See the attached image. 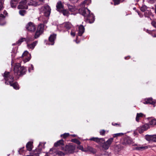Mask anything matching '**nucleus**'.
I'll return each instance as SVG.
<instances>
[{
    "label": "nucleus",
    "instance_id": "nucleus-1",
    "mask_svg": "<svg viewBox=\"0 0 156 156\" xmlns=\"http://www.w3.org/2000/svg\"><path fill=\"white\" fill-rule=\"evenodd\" d=\"M4 79L5 81V83L6 85H10L15 90H19L20 88L19 85L17 82L14 81V77L13 75L9 72L5 71L3 75Z\"/></svg>",
    "mask_w": 156,
    "mask_h": 156
},
{
    "label": "nucleus",
    "instance_id": "nucleus-2",
    "mask_svg": "<svg viewBox=\"0 0 156 156\" xmlns=\"http://www.w3.org/2000/svg\"><path fill=\"white\" fill-rule=\"evenodd\" d=\"M80 14L83 16L86 20V22L91 23L94 22V18L92 13H90V11L87 8H82L79 9Z\"/></svg>",
    "mask_w": 156,
    "mask_h": 156
},
{
    "label": "nucleus",
    "instance_id": "nucleus-3",
    "mask_svg": "<svg viewBox=\"0 0 156 156\" xmlns=\"http://www.w3.org/2000/svg\"><path fill=\"white\" fill-rule=\"evenodd\" d=\"M113 141V138L109 139L107 141H105L103 138H98L97 143L100 144V145L103 150H107Z\"/></svg>",
    "mask_w": 156,
    "mask_h": 156
},
{
    "label": "nucleus",
    "instance_id": "nucleus-4",
    "mask_svg": "<svg viewBox=\"0 0 156 156\" xmlns=\"http://www.w3.org/2000/svg\"><path fill=\"white\" fill-rule=\"evenodd\" d=\"M27 71L26 67L21 66L20 64H16L14 68V71L15 75L19 76H22L26 74Z\"/></svg>",
    "mask_w": 156,
    "mask_h": 156
},
{
    "label": "nucleus",
    "instance_id": "nucleus-5",
    "mask_svg": "<svg viewBox=\"0 0 156 156\" xmlns=\"http://www.w3.org/2000/svg\"><path fill=\"white\" fill-rule=\"evenodd\" d=\"M75 148V146L68 144L65 147H62L61 150L65 151L66 154H72L74 152Z\"/></svg>",
    "mask_w": 156,
    "mask_h": 156
},
{
    "label": "nucleus",
    "instance_id": "nucleus-6",
    "mask_svg": "<svg viewBox=\"0 0 156 156\" xmlns=\"http://www.w3.org/2000/svg\"><path fill=\"white\" fill-rule=\"evenodd\" d=\"M41 12L44 14V16L47 17H49V5H44L40 9Z\"/></svg>",
    "mask_w": 156,
    "mask_h": 156
},
{
    "label": "nucleus",
    "instance_id": "nucleus-7",
    "mask_svg": "<svg viewBox=\"0 0 156 156\" xmlns=\"http://www.w3.org/2000/svg\"><path fill=\"white\" fill-rule=\"evenodd\" d=\"M26 28L28 31L30 32L34 31L36 29V27L34 24L32 22H30L26 26Z\"/></svg>",
    "mask_w": 156,
    "mask_h": 156
},
{
    "label": "nucleus",
    "instance_id": "nucleus-8",
    "mask_svg": "<svg viewBox=\"0 0 156 156\" xmlns=\"http://www.w3.org/2000/svg\"><path fill=\"white\" fill-rule=\"evenodd\" d=\"M19 4L17 7L18 9H28V6L27 5L26 0H22Z\"/></svg>",
    "mask_w": 156,
    "mask_h": 156
},
{
    "label": "nucleus",
    "instance_id": "nucleus-9",
    "mask_svg": "<svg viewBox=\"0 0 156 156\" xmlns=\"http://www.w3.org/2000/svg\"><path fill=\"white\" fill-rule=\"evenodd\" d=\"M22 57H25L23 59V62L25 63L29 61L31 59V55L27 51H25L23 52Z\"/></svg>",
    "mask_w": 156,
    "mask_h": 156
},
{
    "label": "nucleus",
    "instance_id": "nucleus-10",
    "mask_svg": "<svg viewBox=\"0 0 156 156\" xmlns=\"http://www.w3.org/2000/svg\"><path fill=\"white\" fill-rule=\"evenodd\" d=\"M145 139L148 141L156 142V135H147Z\"/></svg>",
    "mask_w": 156,
    "mask_h": 156
},
{
    "label": "nucleus",
    "instance_id": "nucleus-11",
    "mask_svg": "<svg viewBox=\"0 0 156 156\" xmlns=\"http://www.w3.org/2000/svg\"><path fill=\"white\" fill-rule=\"evenodd\" d=\"M148 128V125L146 124L138 128L137 130L140 133H143L144 131L146 130Z\"/></svg>",
    "mask_w": 156,
    "mask_h": 156
},
{
    "label": "nucleus",
    "instance_id": "nucleus-12",
    "mask_svg": "<svg viewBox=\"0 0 156 156\" xmlns=\"http://www.w3.org/2000/svg\"><path fill=\"white\" fill-rule=\"evenodd\" d=\"M56 34H53L49 36V45H53L54 44V41L56 39Z\"/></svg>",
    "mask_w": 156,
    "mask_h": 156
},
{
    "label": "nucleus",
    "instance_id": "nucleus-13",
    "mask_svg": "<svg viewBox=\"0 0 156 156\" xmlns=\"http://www.w3.org/2000/svg\"><path fill=\"white\" fill-rule=\"evenodd\" d=\"M132 142L131 138L129 137H126L124 138L122 144L123 145L131 144Z\"/></svg>",
    "mask_w": 156,
    "mask_h": 156
},
{
    "label": "nucleus",
    "instance_id": "nucleus-14",
    "mask_svg": "<svg viewBox=\"0 0 156 156\" xmlns=\"http://www.w3.org/2000/svg\"><path fill=\"white\" fill-rule=\"evenodd\" d=\"M33 147V142L29 141L27 142L26 145V150L31 151Z\"/></svg>",
    "mask_w": 156,
    "mask_h": 156
},
{
    "label": "nucleus",
    "instance_id": "nucleus-15",
    "mask_svg": "<svg viewBox=\"0 0 156 156\" xmlns=\"http://www.w3.org/2000/svg\"><path fill=\"white\" fill-rule=\"evenodd\" d=\"M56 7L57 11L59 12H60L63 9V5H62V2L60 1H59L58 2Z\"/></svg>",
    "mask_w": 156,
    "mask_h": 156
},
{
    "label": "nucleus",
    "instance_id": "nucleus-16",
    "mask_svg": "<svg viewBox=\"0 0 156 156\" xmlns=\"http://www.w3.org/2000/svg\"><path fill=\"white\" fill-rule=\"evenodd\" d=\"M20 0H11L10 1L11 6L13 8H16V5Z\"/></svg>",
    "mask_w": 156,
    "mask_h": 156
},
{
    "label": "nucleus",
    "instance_id": "nucleus-17",
    "mask_svg": "<svg viewBox=\"0 0 156 156\" xmlns=\"http://www.w3.org/2000/svg\"><path fill=\"white\" fill-rule=\"evenodd\" d=\"M64 145V141L62 139H61L57 141L54 144V146L55 147L62 146Z\"/></svg>",
    "mask_w": 156,
    "mask_h": 156
},
{
    "label": "nucleus",
    "instance_id": "nucleus-18",
    "mask_svg": "<svg viewBox=\"0 0 156 156\" xmlns=\"http://www.w3.org/2000/svg\"><path fill=\"white\" fill-rule=\"evenodd\" d=\"M84 27L82 25H80L79 27V31L78 35L79 36H81L84 32Z\"/></svg>",
    "mask_w": 156,
    "mask_h": 156
},
{
    "label": "nucleus",
    "instance_id": "nucleus-19",
    "mask_svg": "<svg viewBox=\"0 0 156 156\" xmlns=\"http://www.w3.org/2000/svg\"><path fill=\"white\" fill-rule=\"evenodd\" d=\"M5 16L3 14H0V25H3L5 24Z\"/></svg>",
    "mask_w": 156,
    "mask_h": 156
},
{
    "label": "nucleus",
    "instance_id": "nucleus-20",
    "mask_svg": "<svg viewBox=\"0 0 156 156\" xmlns=\"http://www.w3.org/2000/svg\"><path fill=\"white\" fill-rule=\"evenodd\" d=\"M37 43V41H34L31 44H27V46L28 48L33 49L34 48L35 46H36Z\"/></svg>",
    "mask_w": 156,
    "mask_h": 156
},
{
    "label": "nucleus",
    "instance_id": "nucleus-21",
    "mask_svg": "<svg viewBox=\"0 0 156 156\" xmlns=\"http://www.w3.org/2000/svg\"><path fill=\"white\" fill-rule=\"evenodd\" d=\"M44 25L42 24H40L38 25L37 31H39L40 33H42L43 31Z\"/></svg>",
    "mask_w": 156,
    "mask_h": 156
},
{
    "label": "nucleus",
    "instance_id": "nucleus-22",
    "mask_svg": "<svg viewBox=\"0 0 156 156\" xmlns=\"http://www.w3.org/2000/svg\"><path fill=\"white\" fill-rule=\"evenodd\" d=\"M144 104H149L153 105H154L155 102L152 101V99L151 98H150L147 99L144 103Z\"/></svg>",
    "mask_w": 156,
    "mask_h": 156
},
{
    "label": "nucleus",
    "instance_id": "nucleus-23",
    "mask_svg": "<svg viewBox=\"0 0 156 156\" xmlns=\"http://www.w3.org/2000/svg\"><path fill=\"white\" fill-rule=\"evenodd\" d=\"M60 12L62 13L64 16H68L69 14V12L67 10L64 9L62 10Z\"/></svg>",
    "mask_w": 156,
    "mask_h": 156
},
{
    "label": "nucleus",
    "instance_id": "nucleus-24",
    "mask_svg": "<svg viewBox=\"0 0 156 156\" xmlns=\"http://www.w3.org/2000/svg\"><path fill=\"white\" fill-rule=\"evenodd\" d=\"M87 148L88 149V152H90L93 154L95 153L96 152L95 149H94L92 147L90 146H87Z\"/></svg>",
    "mask_w": 156,
    "mask_h": 156
},
{
    "label": "nucleus",
    "instance_id": "nucleus-25",
    "mask_svg": "<svg viewBox=\"0 0 156 156\" xmlns=\"http://www.w3.org/2000/svg\"><path fill=\"white\" fill-rule=\"evenodd\" d=\"M44 0H39L38 2H37L34 4V5L35 6H37L41 4H42L44 3Z\"/></svg>",
    "mask_w": 156,
    "mask_h": 156
},
{
    "label": "nucleus",
    "instance_id": "nucleus-26",
    "mask_svg": "<svg viewBox=\"0 0 156 156\" xmlns=\"http://www.w3.org/2000/svg\"><path fill=\"white\" fill-rule=\"evenodd\" d=\"M143 115H144L142 113H137L136 118V121L139 122L140 118L143 117Z\"/></svg>",
    "mask_w": 156,
    "mask_h": 156
},
{
    "label": "nucleus",
    "instance_id": "nucleus-27",
    "mask_svg": "<svg viewBox=\"0 0 156 156\" xmlns=\"http://www.w3.org/2000/svg\"><path fill=\"white\" fill-rule=\"evenodd\" d=\"M24 39H25V38L21 37L17 41V44H18V45H20L22 42L25 41Z\"/></svg>",
    "mask_w": 156,
    "mask_h": 156
},
{
    "label": "nucleus",
    "instance_id": "nucleus-28",
    "mask_svg": "<svg viewBox=\"0 0 156 156\" xmlns=\"http://www.w3.org/2000/svg\"><path fill=\"white\" fill-rule=\"evenodd\" d=\"M114 5L119 4L120 3L122 2L124 0H113Z\"/></svg>",
    "mask_w": 156,
    "mask_h": 156
},
{
    "label": "nucleus",
    "instance_id": "nucleus-29",
    "mask_svg": "<svg viewBox=\"0 0 156 156\" xmlns=\"http://www.w3.org/2000/svg\"><path fill=\"white\" fill-rule=\"evenodd\" d=\"M147 148V147H143V146L138 147H136V150H140V151H142L143 150Z\"/></svg>",
    "mask_w": 156,
    "mask_h": 156
},
{
    "label": "nucleus",
    "instance_id": "nucleus-30",
    "mask_svg": "<svg viewBox=\"0 0 156 156\" xmlns=\"http://www.w3.org/2000/svg\"><path fill=\"white\" fill-rule=\"evenodd\" d=\"M71 141L73 142L76 143L79 145H80L81 143L80 141L77 139H72L71 140Z\"/></svg>",
    "mask_w": 156,
    "mask_h": 156
},
{
    "label": "nucleus",
    "instance_id": "nucleus-31",
    "mask_svg": "<svg viewBox=\"0 0 156 156\" xmlns=\"http://www.w3.org/2000/svg\"><path fill=\"white\" fill-rule=\"evenodd\" d=\"M26 13V11L24 9L20 10L19 11V14L21 16H23Z\"/></svg>",
    "mask_w": 156,
    "mask_h": 156
},
{
    "label": "nucleus",
    "instance_id": "nucleus-32",
    "mask_svg": "<svg viewBox=\"0 0 156 156\" xmlns=\"http://www.w3.org/2000/svg\"><path fill=\"white\" fill-rule=\"evenodd\" d=\"M24 147H23L20 148L19 149V150L18 151V152L20 154H21L25 152L26 150L24 149Z\"/></svg>",
    "mask_w": 156,
    "mask_h": 156
},
{
    "label": "nucleus",
    "instance_id": "nucleus-33",
    "mask_svg": "<svg viewBox=\"0 0 156 156\" xmlns=\"http://www.w3.org/2000/svg\"><path fill=\"white\" fill-rule=\"evenodd\" d=\"M149 123L150 125H156V120L155 119H152L151 121H150Z\"/></svg>",
    "mask_w": 156,
    "mask_h": 156
},
{
    "label": "nucleus",
    "instance_id": "nucleus-34",
    "mask_svg": "<svg viewBox=\"0 0 156 156\" xmlns=\"http://www.w3.org/2000/svg\"><path fill=\"white\" fill-rule=\"evenodd\" d=\"M147 9V6L144 5H143L140 8V10L141 11L143 12H144Z\"/></svg>",
    "mask_w": 156,
    "mask_h": 156
},
{
    "label": "nucleus",
    "instance_id": "nucleus-35",
    "mask_svg": "<svg viewBox=\"0 0 156 156\" xmlns=\"http://www.w3.org/2000/svg\"><path fill=\"white\" fill-rule=\"evenodd\" d=\"M42 33H40L39 31H36L34 36L35 38H37Z\"/></svg>",
    "mask_w": 156,
    "mask_h": 156
},
{
    "label": "nucleus",
    "instance_id": "nucleus-36",
    "mask_svg": "<svg viewBox=\"0 0 156 156\" xmlns=\"http://www.w3.org/2000/svg\"><path fill=\"white\" fill-rule=\"evenodd\" d=\"M123 135H124V134L122 133H117L114 134L113 135V137H117L118 136H122Z\"/></svg>",
    "mask_w": 156,
    "mask_h": 156
},
{
    "label": "nucleus",
    "instance_id": "nucleus-37",
    "mask_svg": "<svg viewBox=\"0 0 156 156\" xmlns=\"http://www.w3.org/2000/svg\"><path fill=\"white\" fill-rule=\"evenodd\" d=\"M67 6L69 11H70L71 12L73 11L74 9V7L73 6L68 4H67Z\"/></svg>",
    "mask_w": 156,
    "mask_h": 156
},
{
    "label": "nucleus",
    "instance_id": "nucleus-38",
    "mask_svg": "<svg viewBox=\"0 0 156 156\" xmlns=\"http://www.w3.org/2000/svg\"><path fill=\"white\" fill-rule=\"evenodd\" d=\"M64 27L68 30L70 29L71 28L70 25L69 23H65Z\"/></svg>",
    "mask_w": 156,
    "mask_h": 156
},
{
    "label": "nucleus",
    "instance_id": "nucleus-39",
    "mask_svg": "<svg viewBox=\"0 0 156 156\" xmlns=\"http://www.w3.org/2000/svg\"><path fill=\"white\" fill-rule=\"evenodd\" d=\"M69 135V133H64L63 134H62L61 135V136L62 137H63L64 138H66V137H68Z\"/></svg>",
    "mask_w": 156,
    "mask_h": 156
},
{
    "label": "nucleus",
    "instance_id": "nucleus-40",
    "mask_svg": "<svg viewBox=\"0 0 156 156\" xmlns=\"http://www.w3.org/2000/svg\"><path fill=\"white\" fill-rule=\"evenodd\" d=\"M98 137H92L89 139L90 141H93L96 143H97L98 139Z\"/></svg>",
    "mask_w": 156,
    "mask_h": 156
},
{
    "label": "nucleus",
    "instance_id": "nucleus-41",
    "mask_svg": "<svg viewBox=\"0 0 156 156\" xmlns=\"http://www.w3.org/2000/svg\"><path fill=\"white\" fill-rule=\"evenodd\" d=\"M98 137H92L89 139L90 141H93L96 143H97L98 139Z\"/></svg>",
    "mask_w": 156,
    "mask_h": 156
},
{
    "label": "nucleus",
    "instance_id": "nucleus-42",
    "mask_svg": "<svg viewBox=\"0 0 156 156\" xmlns=\"http://www.w3.org/2000/svg\"><path fill=\"white\" fill-rule=\"evenodd\" d=\"M3 1L2 0H0V11L2 10L4 7L3 6Z\"/></svg>",
    "mask_w": 156,
    "mask_h": 156
},
{
    "label": "nucleus",
    "instance_id": "nucleus-43",
    "mask_svg": "<svg viewBox=\"0 0 156 156\" xmlns=\"http://www.w3.org/2000/svg\"><path fill=\"white\" fill-rule=\"evenodd\" d=\"M151 13L150 12H146L144 13V16L146 17H147L148 18H150V19L151 20V19L150 18L149 15H150Z\"/></svg>",
    "mask_w": 156,
    "mask_h": 156
},
{
    "label": "nucleus",
    "instance_id": "nucleus-44",
    "mask_svg": "<svg viewBox=\"0 0 156 156\" xmlns=\"http://www.w3.org/2000/svg\"><path fill=\"white\" fill-rule=\"evenodd\" d=\"M106 131L104 129H101L100 131V135L102 136H105Z\"/></svg>",
    "mask_w": 156,
    "mask_h": 156
},
{
    "label": "nucleus",
    "instance_id": "nucleus-45",
    "mask_svg": "<svg viewBox=\"0 0 156 156\" xmlns=\"http://www.w3.org/2000/svg\"><path fill=\"white\" fill-rule=\"evenodd\" d=\"M57 154H58L59 155L61 156H64L65 155V153L61 151H58L57 153Z\"/></svg>",
    "mask_w": 156,
    "mask_h": 156
},
{
    "label": "nucleus",
    "instance_id": "nucleus-46",
    "mask_svg": "<svg viewBox=\"0 0 156 156\" xmlns=\"http://www.w3.org/2000/svg\"><path fill=\"white\" fill-rule=\"evenodd\" d=\"M31 41V38L30 37H27L26 38H25L24 41L26 42L27 44H28V43Z\"/></svg>",
    "mask_w": 156,
    "mask_h": 156
},
{
    "label": "nucleus",
    "instance_id": "nucleus-47",
    "mask_svg": "<svg viewBox=\"0 0 156 156\" xmlns=\"http://www.w3.org/2000/svg\"><path fill=\"white\" fill-rule=\"evenodd\" d=\"M34 70V67L33 65H30V66L28 68V71L29 73L30 72L31 70Z\"/></svg>",
    "mask_w": 156,
    "mask_h": 156
},
{
    "label": "nucleus",
    "instance_id": "nucleus-48",
    "mask_svg": "<svg viewBox=\"0 0 156 156\" xmlns=\"http://www.w3.org/2000/svg\"><path fill=\"white\" fill-rule=\"evenodd\" d=\"M152 25L154 27L156 28V20H153L151 22Z\"/></svg>",
    "mask_w": 156,
    "mask_h": 156
},
{
    "label": "nucleus",
    "instance_id": "nucleus-49",
    "mask_svg": "<svg viewBox=\"0 0 156 156\" xmlns=\"http://www.w3.org/2000/svg\"><path fill=\"white\" fill-rule=\"evenodd\" d=\"M77 148L79 149L80 150H81L82 151H83V150H84L83 147V146L81 145H79L77 147Z\"/></svg>",
    "mask_w": 156,
    "mask_h": 156
},
{
    "label": "nucleus",
    "instance_id": "nucleus-50",
    "mask_svg": "<svg viewBox=\"0 0 156 156\" xmlns=\"http://www.w3.org/2000/svg\"><path fill=\"white\" fill-rule=\"evenodd\" d=\"M112 125L113 126H117L119 127H120L121 126V125L120 123H112Z\"/></svg>",
    "mask_w": 156,
    "mask_h": 156
},
{
    "label": "nucleus",
    "instance_id": "nucleus-51",
    "mask_svg": "<svg viewBox=\"0 0 156 156\" xmlns=\"http://www.w3.org/2000/svg\"><path fill=\"white\" fill-rule=\"evenodd\" d=\"M156 0H149L148 2L151 4H153L155 2Z\"/></svg>",
    "mask_w": 156,
    "mask_h": 156
},
{
    "label": "nucleus",
    "instance_id": "nucleus-52",
    "mask_svg": "<svg viewBox=\"0 0 156 156\" xmlns=\"http://www.w3.org/2000/svg\"><path fill=\"white\" fill-rule=\"evenodd\" d=\"M73 3L77 2L78 0H69Z\"/></svg>",
    "mask_w": 156,
    "mask_h": 156
},
{
    "label": "nucleus",
    "instance_id": "nucleus-53",
    "mask_svg": "<svg viewBox=\"0 0 156 156\" xmlns=\"http://www.w3.org/2000/svg\"><path fill=\"white\" fill-rule=\"evenodd\" d=\"M83 151L85 152H88L87 147L86 148H85L84 149Z\"/></svg>",
    "mask_w": 156,
    "mask_h": 156
},
{
    "label": "nucleus",
    "instance_id": "nucleus-54",
    "mask_svg": "<svg viewBox=\"0 0 156 156\" xmlns=\"http://www.w3.org/2000/svg\"><path fill=\"white\" fill-rule=\"evenodd\" d=\"M88 1V0H84L83 1V4H87V1Z\"/></svg>",
    "mask_w": 156,
    "mask_h": 156
},
{
    "label": "nucleus",
    "instance_id": "nucleus-55",
    "mask_svg": "<svg viewBox=\"0 0 156 156\" xmlns=\"http://www.w3.org/2000/svg\"><path fill=\"white\" fill-rule=\"evenodd\" d=\"M71 34L73 36H74L75 35V34L74 32H71Z\"/></svg>",
    "mask_w": 156,
    "mask_h": 156
},
{
    "label": "nucleus",
    "instance_id": "nucleus-56",
    "mask_svg": "<svg viewBox=\"0 0 156 156\" xmlns=\"http://www.w3.org/2000/svg\"><path fill=\"white\" fill-rule=\"evenodd\" d=\"M3 13L4 14H5V15H6V14H8L6 10L4 11Z\"/></svg>",
    "mask_w": 156,
    "mask_h": 156
},
{
    "label": "nucleus",
    "instance_id": "nucleus-57",
    "mask_svg": "<svg viewBox=\"0 0 156 156\" xmlns=\"http://www.w3.org/2000/svg\"><path fill=\"white\" fill-rule=\"evenodd\" d=\"M44 156H49L48 153V152H47Z\"/></svg>",
    "mask_w": 156,
    "mask_h": 156
},
{
    "label": "nucleus",
    "instance_id": "nucleus-58",
    "mask_svg": "<svg viewBox=\"0 0 156 156\" xmlns=\"http://www.w3.org/2000/svg\"><path fill=\"white\" fill-rule=\"evenodd\" d=\"M17 44H17V41L16 42V43H14V44H12V45H17Z\"/></svg>",
    "mask_w": 156,
    "mask_h": 156
},
{
    "label": "nucleus",
    "instance_id": "nucleus-59",
    "mask_svg": "<svg viewBox=\"0 0 156 156\" xmlns=\"http://www.w3.org/2000/svg\"><path fill=\"white\" fill-rule=\"evenodd\" d=\"M155 12L156 14V9H155Z\"/></svg>",
    "mask_w": 156,
    "mask_h": 156
},
{
    "label": "nucleus",
    "instance_id": "nucleus-60",
    "mask_svg": "<svg viewBox=\"0 0 156 156\" xmlns=\"http://www.w3.org/2000/svg\"><path fill=\"white\" fill-rule=\"evenodd\" d=\"M155 9H156V5H155Z\"/></svg>",
    "mask_w": 156,
    "mask_h": 156
},
{
    "label": "nucleus",
    "instance_id": "nucleus-61",
    "mask_svg": "<svg viewBox=\"0 0 156 156\" xmlns=\"http://www.w3.org/2000/svg\"><path fill=\"white\" fill-rule=\"evenodd\" d=\"M141 16V17H142L143 16Z\"/></svg>",
    "mask_w": 156,
    "mask_h": 156
},
{
    "label": "nucleus",
    "instance_id": "nucleus-62",
    "mask_svg": "<svg viewBox=\"0 0 156 156\" xmlns=\"http://www.w3.org/2000/svg\"><path fill=\"white\" fill-rule=\"evenodd\" d=\"M49 14H50V10H49Z\"/></svg>",
    "mask_w": 156,
    "mask_h": 156
},
{
    "label": "nucleus",
    "instance_id": "nucleus-63",
    "mask_svg": "<svg viewBox=\"0 0 156 156\" xmlns=\"http://www.w3.org/2000/svg\"><path fill=\"white\" fill-rule=\"evenodd\" d=\"M126 57H125V58L126 59Z\"/></svg>",
    "mask_w": 156,
    "mask_h": 156
}]
</instances>
